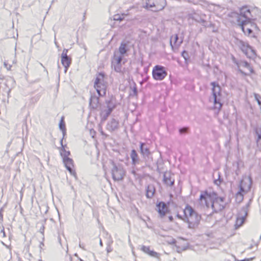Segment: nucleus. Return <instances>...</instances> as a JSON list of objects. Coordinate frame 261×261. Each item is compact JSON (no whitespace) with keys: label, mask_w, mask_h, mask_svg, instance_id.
Returning a JSON list of instances; mask_svg holds the SVG:
<instances>
[{"label":"nucleus","mask_w":261,"mask_h":261,"mask_svg":"<svg viewBox=\"0 0 261 261\" xmlns=\"http://www.w3.org/2000/svg\"><path fill=\"white\" fill-rule=\"evenodd\" d=\"M4 65H5V66L6 67H7V65H6V64L5 63H4Z\"/></svg>","instance_id":"nucleus-36"},{"label":"nucleus","mask_w":261,"mask_h":261,"mask_svg":"<svg viewBox=\"0 0 261 261\" xmlns=\"http://www.w3.org/2000/svg\"><path fill=\"white\" fill-rule=\"evenodd\" d=\"M130 156L133 164H136L138 160V154L135 150H132L130 153Z\"/></svg>","instance_id":"nucleus-24"},{"label":"nucleus","mask_w":261,"mask_h":261,"mask_svg":"<svg viewBox=\"0 0 261 261\" xmlns=\"http://www.w3.org/2000/svg\"><path fill=\"white\" fill-rule=\"evenodd\" d=\"M119 51L121 55H124L127 52L126 44L125 43H121L119 47Z\"/></svg>","instance_id":"nucleus-23"},{"label":"nucleus","mask_w":261,"mask_h":261,"mask_svg":"<svg viewBox=\"0 0 261 261\" xmlns=\"http://www.w3.org/2000/svg\"><path fill=\"white\" fill-rule=\"evenodd\" d=\"M124 174L122 171L119 170L117 167L112 170V177L115 180H120L123 179Z\"/></svg>","instance_id":"nucleus-16"},{"label":"nucleus","mask_w":261,"mask_h":261,"mask_svg":"<svg viewBox=\"0 0 261 261\" xmlns=\"http://www.w3.org/2000/svg\"><path fill=\"white\" fill-rule=\"evenodd\" d=\"M63 160V162L71 175L74 177H76V173L75 170L74 169V162L73 160L70 158L65 159Z\"/></svg>","instance_id":"nucleus-13"},{"label":"nucleus","mask_w":261,"mask_h":261,"mask_svg":"<svg viewBox=\"0 0 261 261\" xmlns=\"http://www.w3.org/2000/svg\"><path fill=\"white\" fill-rule=\"evenodd\" d=\"M251 187V179L247 177L243 178L239 185V190L234 195L235 202L237 203H241L244 196L250 191Z\"/></svg>","instance_id":"nucleus-2"},{"label":"nucleus","mask_w":261,"mask_h":261,"mask_svg":"<svg viewBox=\"0 0 261 261\" xmlns=\"http://www.w3.org/2000/svg\"><path fill=\"white\" fill-rule=\"evenodd\" d=\"M258 97H259V96L258 94L255 95V97L256 101H257L258 104L259 105H261V101L259 100Z\"/></svg>","instance_id":"nucleus-31"},{"label":"nucleus","mask_w":261,"mask_h":261,"mask_svg":"<svg viewBox=\"0 0 261 261\" xmlns=\"http://www.w3.org/2000/svg\"><path fill=\"white\" fill-rule=\"evenodd\" d=\"M152 75L153 79L162 81L167 75L165 68L161 65H155L152 69Z\"/></svg>","instance_id":"nucleus-9"},{"label":"nucleus","mask_w":261,"mask_h":261,"mask_svg":"<svg viewBox=\"0 0 261 261\" xmlns=\"http://www.w3.org/2000/svg\"><path fill=\"white\" fill-rule=\"evenodd\" d=\"M59 127H60V129L62 130V131L63 133L65 132L66 126H65V124L63 118H62L61 119V120H60V122L59 123Z\"/></svg>","instance_id":"nucleus-25"},{"label":"nucleus","mask_w":261,"mask_h":261,"mask_svg":"<svg viewBox=\"0 0 261 261\" xmlns=\"http://www.w3.org/2000/svg\"><path fill=\"white\" fill-rule=\"evenodd\" d=\"M211 85L212 86V95L214 105L213 109L219 112L222 107L221 100L222 96L221 88L219 84L216 82H212Z\"/></svg>","instance_id":"nucleus-4"},{"label":"nucleus","mask_w":261,"mask_h":261,"mask_svg":"<svg viewBox=\"0 0 261 261\" xmlns=\"http://www.w3.org/2000/svg\"><path fill=\"white\" fill-rule=\"evenodd\" d=\"M238 68L240 72L244 75L250 76L255 73L253 67L247 61L241 62L238 65Z\"/></svg>","instance_id":"nucleus-10"},{"label":"nucleus","mask_w":261,"mask_h":261,"mask_svg":"<svg viewBox=\"0 0 261 261\" xmlns=\"http://www.w3.org/2000/svg\"><path fill=\"white\" fill-rule=\"evenodd\" d=\"M144 144L143 143H141L140 144V150L142 153H144L145 152L143 151V147L144 146Z\"/></svg>","instance_id":"nucleus-32"},{"label":"nucleus","mask_w":261,"mask_h":261,"mask_svg":"<svg viewBox=\"0 0 261 261\" xmlns=\"http://www.w3.org/2000/svg\"><path fill=\"white\" fill-rule=\"evenodd\" d=\"M182 212V215L177 213L176 217L186 222L189 228L195 229L197 228L201 220V215L188 204L185 206Z\"/></svg>","instance_id":"nucleus-1"},{"label":"nucleus","mask_w":261,"mask_h":261,"mask_svg":"<svg viewBox=\"0 0 261 261\" xmlns=\"http://www.w3.org/2000/svg\"><path fill=\"white\" fill-rule=\"evenodd\" d=\"M148 255L157 258H160V255L159 253H158L156 252H155L153 250H150Z\"/></svg>","instance_id":"nucleus-26"},{"label":"nucleus","mask_w":261,"mask_h":261,"mask_svg":"<svg viewBox=\"0 0 261 261\" xmlns=\"http://www.w3.org/2000/svg\"><path fill=\"white\" fill-rule=\"evenodd\" d=\"M62 140H61V145L62 146L60 148H59V150L60 152V155L62 158V160H64L65 159L69 158V156L70 155V152L69 150H67L66 149V145L64 146L62 144Z\"/></svg>","instance_id":"nucleus-18"},{"label":"nucleus","mask_w":261,"mask_h":261,"mask_svg":"<svg viewBox=\"0 0 261 261\" xmlns=\"http://www.w3.org/2000/svg\"><path fill=\"white\" fill-rule=\"evenodd\" d=\"M61 63L65 68V71L67 70L71 64V58L67 56V50H64L62 53Z\"/></svg>","instance_id":"nucleus-14"},{"label":"nucleus","mask_w":261,"mask_h":261,"mask_svg":"<svg viewBox=\"0 0 261 261\" xmlns=\"http://www.w3.org/2000/svg\"><path fill=\"white\" fill-rule=\"evenodd\" d=\"M240 15L248 19L251 16V11L247 6H243L240 8Z\"/></svg>","instance_id":"nucleus-19"},{"label":"nucleus","mask_w":261,"mask_h":261,"mask_svg":"<svg viewBox=\"0 0 261 261\" xmlns=\"http://www.w3.org/2000/svg\"><path fill=\"white\" fill-rule=\"evenodd\" d=\"M188 129V128H187V127H184V128H182L180 129L179 132L181 134L186 133L187 132Z\"/></svg>","instance_id":"nucleus-29"},{"label":"nucleus","mask_w":261,"mask_h":261,"mask_svg":"<svg viewBox=\"0 0 261 261\" xmlns=\"http://www.w3.org/2000/svg\"><path fill=\"white\" fill-rule=\"evenodd\" d=\"M239 46L241 50L248 58H251L255 56V51L248 43H246L242 40L239 41Z\"/></svg>","instance_id":"nucleus-11"},{"label":"nucleus","mask_w":261,"mask_h":261,"mask_svg":"<svg viewBox=\"0 0 261 261\" xmlns=\"http://www.w3.org/2000/svg\"><path fill=\"white\" fill-rule=\"evenodd\" d=\"M245 221V217L244 216H238L236 221V226L238 227L242 225Z\"/></svg>","instance_id":"nucleus-22"},{"label":"nucleus","mask_w":261,"mask_h":261,"mask_svg":"<svg viewBox=\"0 0 261 261\" xmlns=\"http://www.w3.org/2000/svg\"><path fill=\"white\" fill-rule=\"evenodd\" d=\"M99 104V98L96 96H92L90 99L89 106L92 109H96Z\"/></svg>","instance_id":"nucleus-20"},{"label":"nucleus","mask_w":261,"mask_h":261,"mask_svg":"<svg viewBox=\"0 0 261 261\" xmlns=\"http://www.w3.org/2000/svg\"><path fill=\"white\" fill-rule=\"evenodd\" d=\"M168 219L169 222H173L174 220V218L172 215L168 216Z\"/></svg>","instance_id":"nucleus-33"},{"label":"nucleus","mask_w":261,"mask_h":261,"mask_svg":"<svg viewBox=\"0 0 261 261\" xmlns=\"http://www.w3.org/2000/svg\"><path fill=\"white\" fill-rule=\"evenodd\" d=\"M155 191L154 187L152 186H148L146 189V196L147 198H151Z\"/></svg>","instance_id":"nucleus-21"},{"label":"nucleus","mask_w":261,"mask_h":261,"mask_svg":"<svg viewBox=\"0 0 261 261\" xmlns=\"http://www.w3.org/2000/svg\"><path fill=\"white\" fill-rule=\"evenodd\" d=\"M216 195L215 193L208 192L207 191H202L199 197V202L207 207H211Z\"/></svg>","instance_id":"nucleus-7"},{"label":"nucleus","mask_w":261,"mask_h":261,"mask_svg":"<svg viewBox=\"0 0 261 261\" xmlns=\"http://www.w3.org/2000/svg\"><path fill=\"white\" fill-rule=\"evenodd\" d=\"M163 181L166 186L171 187L174 184V179L170 173H165L164 175Z\"/></svg>","instance_id":"nucleus-17"},{"label":"nucleus","mask_w":261,"mask_h":261,"mask_svg":"<svg viewBox=\"0 0 261 261\" xmlns=\"http://www.w3.org/2000/svg\"><path fill=\"white\" fill-rule=\"evenodd\" d=\"M71 261H74L73 260H72Z\"/></svg>","instance_id":"nucleus-37"},{"label":"nucleus","mask_w":261,"mask_h":261,"mask_svg":"<svg viewBox=\"0 0 261 261\" xmlns=\"http://www.w3.org/2000/svg\"><path fill=\"white\" fill-rule=\"evenodd\" d=\"M240 27L244 34L250 37L256 38V35L259 31L256 23L251 19L243 21L240 24Z\"/></svg>","instance_id":"nucleus-3"},{"label":"nucleus","mask_w":261,"mask_h":261,"mask_svg":"<svg viewBox=\"0 0 261 261\" xmlns=\"http://www.w3.org/2000/svg\"><path fill=\"white\" fill-rule=\"evenodd\" d=\"M122 60V56H117L114 55L112 60V65L114 67L115 70L117 72H120L121 71V61Z\"/></svg>","instance_id":"nucleus-15"},{"label":"nucleus","mask_w":261,"mask_h":261,"mask_svg":"<svg viewBox=\"0 0 261 261\" xmlns=\"http://www.w3.org/2000/svg\"><path fill=\"white\" fill-rule=\"evenodd\" d=\"M252 260V258H245L242 260H237L236 261H251Z\"/></svg>","instance_id":"nucleus-34"},{"label":"nucleus","mask_w":261,"mask_h":261,"mask_svg":"<svg viewBox=\"0 0 261 261\" xmlns=\"http://www.w3.org/2000/svg\"><path fill=\"white\" fill-rule=\"evenodd\" d=\"M166 5V0H146L144 8L153 11L158 12L163 10Z\"/></svg>","instance_id":"nucleus-6"},{"label":"nucleus","mask_w":261,"mask_h":261,"mask_svg":"<svg viewBox=\"0 0 261 261\" xmlns=\"http://www.w3.org/2000/svg\"><path fill=\"white\" fill-rule=\"evenodd\" d=\"M145 152H146V153H149V151L148 149L146 148V149H145Z\"/></svg>","instance_id":"nucleus-35"},{"label":"nucleus","mask_w":261,"mask_h":261,"mask_svg":"<svg viewBox=\"0 0 261 261\" xmlns=\"http://www.w3.org/2000/svg\"><path fill=\"white\" fill-rule=\"evenodd\" d=\"M156 210L160 218H163L170 213L169 206L163 201L158 202L156 205Z\"/></svg>","instance_id":"nucleus-12"},{"label":"nucleus","mask_w":261,"mask_h":261,"mask_svg":"<svg viewBox=\"0 0 261 261\" xmlns=\"http://www.w3.org/2000/svg\"><path fill=\"white\" fill-rule=\"evenodd\" d=\"M94 87L100 96H103L106 94L107 86L103 73H99L97 74Z\"/></svg>","instance_id":"nucleus-5"},{"label":"nucleus","mask_w":261,"mask_h":261,"mask_svg":"<svg viewBox=\"0 0 261 261\" xmlns=\"http://www.w3.org/2000/svg\"><path fill=\"white\" fill-rule=\"evenodd\" d=\"M178 39V37L177 34L173 35L171 37V39H170L171 43H172V42H173V43L174 44H175L177 42Z\"/></svg>","instance_id":"nucleus-27"},{"label":"nucleus","mask_w":261,"mask_h":261,"mask_svg":"<svg viewBox=\"0 0 261 261\" xmlns=\"http://www.w3.org/2000/svg\"><path fill=\"white\" fill-rule=\"evenodd\" d=\"M226 205V202L224 197L217 196L215 197L212 202L211 208L215 213H218L223 210Z\"/></svg>","instance_id":"nucleus-8"},{"label":"nucleus","mask_w":261,"mask_h":261,"mask_svg":"<svg viewBox=\"0 0 261 261\" xmlns=\"http://www.w3.org/2000/svg\"><path fill=\"white\" fill-rule=\"evenodd\" d=\"M141 251L144 252V253L148 254L149 252L150 251V249L149 246H142L141 248Z\"/></svg>","instance_id":"nucleus-28"},{"label":"nucleus","mask_w":261,"mask_h":261,"mask_svg":"<svg viewBox=\"0 0 261 261\" xmlns=\"http://www.w3.org/2000/svg\"><path fill=\"white\" fill-rule=\"evenodd\" d=\"M260 134L258 135V138H257V142L258 143H260L261 144V128L259 130Z\"/></svg>","instance_id":"nucleus-30"}]
</instances>
